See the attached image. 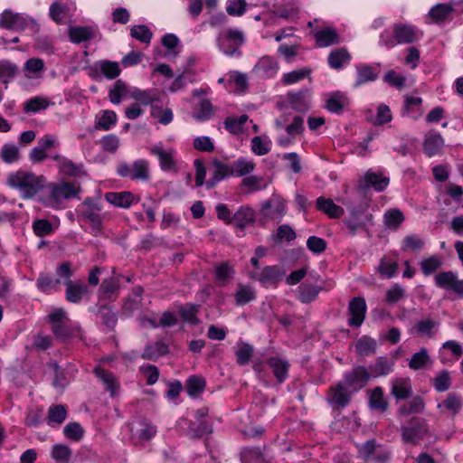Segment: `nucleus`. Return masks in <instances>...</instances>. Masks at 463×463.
<instances>
[{
	"mask_svg": "<svg viewBox=\"0 0 463 463\" xmlns=\"http://www.w3.org/2000/svg\"><path fill=\"white\" fill-rule=\"evenodd\" d=\"M45 182L43 175L23 170L9 175L7 178V184L18 190L24 199L35 196L44 187Z\"/></svg>",
	"mask_w": 463,
	"mask_h": 463,
	"instance_id": "f257e3e1",
	"label": "nucleus"
},
{
	"mask_svg": "<svg viewBox=\"0 0 463 463\" xmlns=\"http://www.w3.org/2000/svg\"><path fill=\"white\" fill-rule=\"evenodd\" d=\"M49 198L48 203L51 206L57 207L64 200L76 197L80 192V184L78 182H66L61 180L48 184Z\"/></svg>",
	"mask_w": 463,
	"mask_h": 463,
	"instance_id": "f03ea898",
	"label": "nucleus"
},
{
	"mask_svg": "<svg viewBox=\"0 0 463 463\" xmlns=\"http://www.w3.org/2000/svg\"><path fill=\"white\" fill-rule=\"evenodd\" d=\"M118 173L122 177L131 180L146 181L149 178V165L146 160H137L132 165L121 164L118 167Z\"/></svg>",
	"mask_w": 463,
	"mask_h": 463,
	"instance_id": "7ed1b4c3",
	"label": "nucleus"
},
{
	"mask_svg": "<svg viewBox=\"0 0 463 463\" xmlns=\"http://www.w3.org/2000/svg\"><path fill=\"white\" fill-rule=\"evenodd\" d=\"M393 38L385 41V45L392 47L397 43H411L417 39V30L411 25L396 24L393 25Z\"/></svg>",
	"mask_w": 463,
	"mask_h": 463,
	"instance_id": "20e7f679",
	"label": "nucleus"
},
{
	"mask_svg": "<svg viewBox=\"0 0 463 463\" xmlns=\"http://www.w3.org/2000/svg\"><path fill=\"white\" fill-rule=\"evenodd\" d=\"M285 202L279 197H272L265 202L260 209L264 221H279L285 214Z\"/></svg>",
	"mask_w": 463,
	"mask_h": 463,
	"instance_id": "39448f33",
	"label": "nucleus"
},
{
	"mask_svg": "<svg viewBox=\"0 0 463 463\" xmlns=\"http://www.w3.org/2000/svg\"><path fill=\"white\" fill-rule=\"evenodd\" d=\"M435 282L438 287L449 290L463 298V280L451 271L441 272L435 277Z\"/></svg>",
	"mask_w": 463,
	"mask_h": 463,
	"instance_id": "423d86ee",
	"label": "nucleus"
},
{
	"mask_svg": "<svg viewBox=\"0 0 463 463\" xmlns=\"http://www.w3.org/2000/svg\"><path fill=\"white\" fill-rule=\"evenodd\" d=\"M285 271L279 266H266L260 272L255 270L250 273V278L260 281L261 284H275L279 281Z\"/></svg>",
	"mask_w": 463,
	"mask_h": 463,
	"instance_id": "0eeeda50",
	"label": "nucleus"
},
{
	"mask_svg": "<svg viewBox=\"0 0 463 463\" xmlns=\"http://www.w3.org/2000/svg\"><path fill=\"white\" fill-rule=\"evenodd\" d=\"M349 320L348 323L352 326H360L365 317L366 304L362 297L353 298L348 305Z\"/></svg>",
	"mask_w": 463,
	"mask_h": 463,
	"instance_id": "6e6552de",
	"label": "nucleus"
},
{
	"mask_svg": "<svg viewBox=\"0 0 463 463\" xmlns=\"http://www.w3.org/2000/svg\"><path fill=\"white\" fill-rule=\"evenodd\" d=\"M369 379L370 373L368 370L364 366H357L345 374V383L346 386L357 391L364 387Z\"/></svg>",
	"mask_w": 463,
	"mask_h": 463,
	"instance_id": "1a4fd4ad",
	"label": "nucleus"
},
{
	"mask_svg": "<svg viewBox=\"0 0 463 463\" xmlns=\"http://www.w3.org/2000/svg\"><path fill=\"white\" fill-rule=\"evenodd\" d=\"M463 407V399L455 392L449 393L437 408L443 415L454 418Z\"/></svg>",
	"mask_w": 463,
	"mask_h": 463,
	"instance_id": "9d476101",
	"label": "nucleus"
},
{
	"mask_svg": "<svg viewBox=\"0 0 463 463\" xmlns=\"http://www.w3.org/2000/svg\"><path fill=\"white\" fill-rule=\"evenodd\" d=\"M388 184V177L383 176L382 174L367 172L364 178L358 182L357 188L359 190H366L372 186L376 191L381 192L384 190Z\"/></svg>",
	"mask_w": 463,
	"mask_h": 463,
	"instance_id": "9b49d317",
	"label": "nucleus"
},
{
	"mask_svg": "<svg viewBox=\"0 0 463 463\" xmlns=\"http://www.w3.org/2000/svg\"><path fill=\"white\" fill-rule=\"evenodd\" d=\"M243 43V35L239 31H228L223 39L222 40L220 45L224 53L228 55L234 54L239 47Z\"/></svg>",
	"mask_w": 463,
	"mask_h": 463,
	"instance_id": "f8f14e48",
	"label": "nucleus"
},
{
	"mask_svg": "<svg viewBox=\"0 0 463 463\" xmlns=\"http://www.w3.org/2000/svg\"><path fill=\"white\" fill-rule=\"evenodd\" d=\"M328 401L335 409L345 407L350 401V393L345 390L344 383H338L330 389Z\"/></svg>",
	"mask_w": 463,
	"mask_h": 463,
	"instance_id": "ddd939ff",
	"label": "nucleus"
},
{
	"mask_svg": "<svg viewBox=\"0 0 463 463\" xmlns=\"http://www.w3.org/2000/svg\"><path fill=\"white\" fill-rule=\"evenodd\" d=\"M255 211L248 205L241 206L233 214V223L236 228L244 230L248 225L254 223Z\"/></svg>",
	"mask_w": 463,
	"mask_h": 463,
	"instance_id": "4468645a",
	"label": "nucleus"
},
{
	"mask_svg": "<svg viewBox=\"0 0 463 463\" xmlns=\"http://www.w3.org/2000/svg\"><path fill=\"white\" fill-rule=\"evenodd\" d=\"M391 393L397 400H405L412 394L411 382L410 378H395L392 382Z\"/></svg>",
	"mask_w": 463,
	"mask_h": 463,
	"instance_id": "2eb2a0df",
	"label": "nucleus"
},
{
	"mask_svg": "<svg viewBox=\"0 0 463 463\" xmlns=\"http://www.w3.org/2000/svg\"><path fill=\"white\" fill-rule=\"evenodd\" d=\"M66 285V299L72 303H79L87 294V286L80 281L74 282L68 279Z\"/></svg>",
	"mask_w": 463,
	"mask_h": 463,
	"instance_id": "dca6fc26",
	"label": "nucleus"
},
{
	"mask_svg": "<svg viewBox=\"0 0 463 463\" xmlns=\"http://www.w3.org/2000/svg\"><path fill=\"white\" fill-rule=\"evenodd\" d=\"M151 153L157 156L160 166L164 171H175V160L174 158V150H164L160 146H154L150 149Z\"/></svg>",
	"mask_w": 463,
	"mask_h": 463,
	"instance_id": "f3484780",
	"label": "nucleus"
},
{
	"mask_svg": "<svg viewBox=\"0 0 463 463\" xmlns=\"http://www.w3.org/2000/svg\"><path fill=\"white\" fill-rule=\"evenodd\" d=\"M439 324L435 320L430 318L421 319L415 323L411 332L418 336L432 338Z\"/></svg>",
	"mask_w": 463,
	"mask_h": 463,
	"instance_id": "a211bd4d",
	"label": "nucleus"
},
{
	"mask_svg": "<svg viewBox=\"0 0 463 463\" xmlns=\"http://www.w3.org/2000/svg\"><path fill=\"white\" fill-rule=\"evenodd\" d=\"M314 38L319 47H327L339 43L337 32L332 27L317 31L315 33Z\"/></svg>",
	"mask_w": 463,
	"mask_h": 463,
	"instance_id": "6ab92c4d",
	"label": "nucleus"
},
{
	"mask_svg": "<svg viewBox=\"0 0 463 463\" xmlns=\"http://www.w3.org/2000/svg\"><path fill=\"white\" fill-rule=\"evenodd\" d=\"M213 165L214 172L213 176L206 183L208 188H213L219 181L222 180L226 176L232 175L231 165L223 164L218 159H214Z\"/></svg>",
	"mask_w": 463,
	"mask_h": 463,
	"instance_id": "aec40b11",
	"label": "nucleus"
},
{
	"mask_svg": "<svg viewBox=\"0 0 463 463\" xmlns=\"http://www.w3.org/2000/svg\"><path fill=\"white\" fill-rule=\"evenodd\" d=\"M444 144V140L440 134L435 132H430L424 140L423 149L424 152L429 156H432L440 152Z\"/></svg>",
	"mask_w": 463,
	"mask_h": 463,
	"instance_id": "412c9836",
	"label": "nucleus"
},
{
	"mask_svg": "<svg viewBox=\"0 0 463 463\" xmlns=\"http://www.w3.org/2000/svg\"><path fill=\"white\" fill-rule=\"evenodd\" d=\"M317 207L330 218H340L345 213L341 206L335 204L331 199L324 197L317 198Z\"/></svg>",
	"mask_w": 463,
	"mask_h": 463,
	"instance_id": "4be33fe9",
	"label": "nucleus"
},
{
	"mask_svg": "<svg viewBox=\"0 0 463 463\" xmlns=\"http://www.w3.org/2000/svg\"><path fill=\"white\" fill-rule=\"evenodd\" d=\"M453 11L454 8L449 4H438L430 10L429 17L433 23H443L450 16Z\"/></svg>",
	"mask_w": 463,
	"mask_h": 463,
	"instance_id": "5701e85b",
	"label": "nucleus"
},
{
	"mask_svg": "<svg viewBox=\"0 0 463 463\" xmlns=\"http://www.w3.org/2000/svg\"><path fill=\"white\" fill-rule=\"evenodd\" d=\"M349 103L348 98L342 92H335L326 99V108L333 113H340Z\"/></svg>",
	"mask_w": 463,
	"mask_h": 463,
	"instance_id": "b1692460",
	"label": "nucleus"
},
{
	"mask_svg": "<svg viewBox=\"0 0 463 463\" xmlns=\"http://www.w3.org/2000/svg\"><path fill=\"white\" fill-rule=\"evenodd\" d=\"M131 90L128 85L121 80H118L109 90V99L113 104H119L121 100L130 96Z\"/></svg>",
	"mask_w": 463,
	"mask_h": 463,
	"instance_id": "393cba45",
	"label": "nucleus"
},
{
	"mask_svg": "<svg viewBox=\"0 0 463 463\" xmlns=\"http://www.w3.org/2000/svg\"><path fill=\"white\" fill-rule=\"evenodd\" d=\"M156 432V428L146 421H141L135 429H132L133 439L139 442L151 439Z\"/></svg>",
	"mask_w": 463,
	"mask_h": 463,
	"instance_id": "a878e982",
	"label": "nucleus"
},
{
	"mask_svg": "<svg viewBox=\"0 0 463 463\" xmlns=\"http://www.w3.org/2000/svg\"><path fill=\"white\" fill-rule=\"evenodd\" d=\"M105 198L115 206L128 208L133 203L134 195L129 192L107 193Z\"/></svg>",
	"mask_w": 463,
	"mask_h": 463,
	"instance_id": "bb28decb",
	"label": "nucleus"
},
{
	"mask_svg": "<svg viewBox=\"0 0 463 463\" xmlns=\"http://www.w3.org/2000/svg\"><path fill=\"white\" fill-rule=\"evenodd\" d=\"M60 173L71 176L80 177L86 175L81 164H75L70 159H62L59 165Z\"/></svg>",
	"mask_w": 463,
	"mask_h": 463,
	"instance_id": "cd10ccee",
	"label": "nucleus"
},
{
	"mask_svg": "<svg viewBox=\"0 0 463 463\" xmlns=\"http://www.w3.org/2000/svg\"><path fill=\"white\" fill-rule=\"evenodd\" d=\"M369 405L372 409L384 412L389 407L388 402L383 398V390L375 387L370 391Z\"/></svg>",
	"mask_w": 463,
	"mask_h": 463,
	"instance_id": "c85d7f7f",
	"label": "nucleus"
},
{
	"mask_svg": "<svg viewBox=\"0 0 463 463\" xmlns=\"http://www.w3.org/2000/svg\"><path fill=\"white\" fill-rule=\"evenodd\" d=\"M427 432V428L424 424H418L413 427H403L402 429V439L405 442L416 443Z\"/></svg>",
	"mask_w": 463,
	"mask_h": 463,
	"instance_id": "c756f323",
	"label": "nucleus"
},
{
	"mask_svg": "<svg viewBox=\"0 0 463 463\" xmlns=\"http://www.w3.org/2000/svg\"><path fill=\"white\" fill-rule=\"evenodd\" d=\"M24 20L12 11L5 10L0 15V27L5 29H18L23 27Z\"/></svg>",
	"mask_w": 463,
	"mask_h": 463,
	"instance_id": "7c9ffc66",
	"label": "nucleus"
},
{
	"mask_svg": "<svg viewBox=\"0 0 463 463\" xmlns=\"http://www.w3.org/2000/svg\"><path fill=\"white\" fill-rule=\"evenodd\" d=\"M425 408V403L422 398L414 397L409 402L403 404L399 409V414L403 417H407L412 413L422 412Z\"/></svg>",
	"mask_w": 463,
	"mask_h": 463,
	"instance_id": "2f4dec72",
	"label": "nucleus"
},
{
	"mask_svg": "<svg viewBox=\"0 0 463 463\" xmlns=\"http://www.w3.org/2000/svg\"><path fill=\"white\" fill-rule=\"evenodd\" d=\"M94 373L96 376L104 383L107 390L110 392L112 395L117 393L119 385L115 376L111 373L106 372L104 369L100 367L95 368Z\"/></svg>",
	"mask_w": 463,
	"mask_h": 463,
	"instance_id": "473e14b6",
	"label": "nucleus"
},
{
	"mask_svg": "<svg viewBox=\"0 0 463 463\" xmlns=\"http://www.w3.org/2000/svg\"><path fill=\"white\" fill-rule=\"evenodd\" d=\"M431 364V360L428 350L421 348L419 352L415 353L410 362L409 367L412 370H420L425 368L427 365Z\"/></svg>",
	"mask_w": 463,
	"mask_h": 463,
	"instance_id": "72a5a7b5",
	"label": "nucleus"
},
{
	"mask_svg": "<svg viewBox=\"0 0 463 463\" xmlns=\"http://www.w3.org/2000/svg\"><path fill=\"white\" fill-rule=\"evenodd\" d=\"M402 212L397 208H392L383 215L384 224L389 229L396 230L404 221Z\"/></svg>",
	"mask_w": 463,
	"mask_h": 463,
	"instance_id": "f704fd0d",
	"label": "nucleus"
},
{
	"mask_svg": "<svg viewBox=\"0 0 463 463\" xmlns=\"http://www.w3.org/2000/svg\"><path fill=\"white\" fill-rule=\"evenodd\" d=\"M349 60L350 54L344 48L334 50L328 56V63L334 69L342 68Z\"/></svg>",
	"mask_w": 463,
	"mask_h": 463,
	"instance_id": "c9c22d12",
	"label": "nucleus"
},
{
	"mask_svg": "<svg viewBox=\"0 0 463 463\" xmlns=\"http://www.w3.org/2000/svg\"><path fill=\"white\" fill-rule=\"evenodd\" d=\"M269 365L272 368L273 373L280 383L288 375V364L279 357H271L268 360Z\"/></svg>",
	"mask_w": 463,
	"mask_h": 463,
	"instance_id": "e433bc0d",
	"label": "nucleus"
},
{
	"mask_svg": "<svg viewBox=\"0 0 463 463\" xmlns=\"http://www.w3.org/2000/svg\"><path fill=\"white\" fill-rule=\"evenodd\" d=\"M376 350V342L368 336L361 337L355 344V351L361 356L373 354Z\"/></svg>",
	"mask_w": 463,
	"mask_h": 463,
	"instance_id": "4c0bfd02",
	"label": "nucleus"
},
{
	"mask_svg": "<svg viewBox=\"0 0 463 463\" xmlns=\"http://www.w3.org/2000/svg\"><path fill=\"white\" fill-rule=\"evenodd\" d=\"M49 106L50 101L48 99L37 96L24 104V111L25 113H36L40 110L46 109Z\"/></svg>",
	"mask_w": 463,
	"mask_h": 463,
	"instance_id": "58836bf2",
	"label": "nucleus"
},
{
	"mask_svg": "<svg viewBox=\"0 0 463 463\" xmlns=\"http://www.w3.org/2000/svg\"><path fill=\"white\" fill-rule=\"evenodd\" d=\"M287 99L289 106L297 111H304L308 108L307 92L290 93Z\"/></svg>",
	"mask_w": 463,
	"mask_h": 463,
	"instance_id": "ea45409f",
	"label": "nucleus"
},
{
	"mask_svg": "<svg viewBox=\"0 0 463 463\" xmlns=\"http://www.w3.org/2000/svg\"><path fill=\"white\" fill-rule=\"evenodd\" d=\"M248 116L241 115L239 118L228 117L224 120L225 128L233 135L241 134L243 131V125L247 122Z\"/></svg>",
	"mask_w": 463,
	"mask_h": 463,
	"instance_id": "a19ab883",
	"label": "nucleus"
},
{
	"mask_svg": "<svg viewBox=\"0 0 463 463\" xmlns=\"http://www.w3.org/2000/svg\"><path fill=\"white\" fill-rule=\"evenodd\" d=\"M255 291L254 289L243 284H239L238 289L234 295L235 301L237 305H245L255 298Z\"/></svg>",
	"mask_w": 463,
	"mask_h": 463,
	"instance_id": "79ce46f5",
	"label": "nucleus"
},
{
	"mask_svg": "<svg viewBox=\"0 0 463 463\" xmlns=\"http://www.w3.org/2000/svg\"><path fill=\"white\" fill-rule=\"evenodd\" d=\"M130 97L136 99L139 105H148L159 101V97L150 90H141L135 89L131 91Z\"/></svg>",
	"mask_w": 463,
	"mask_h": 463,
	"instance_id": "37998d69",
	"label": "nucleus"
},
{
	"mask_svg": "<svg viewBox=\"0 0 463 463\" xmlns=\"http://www.w3.org/2000/svg\"><path fill=\"white\" fill-rule=\"evenodd\" d=\"M320 288L315 285L302 284L298 288V298L302 303L313 301L318 295Z\"/></svg>",
	"mask_w": 463,
	"mask_h": 463,
	"instance_id": "c03bdc74",
	"label": "nucleus"
},
{
	"mask_svg": "<svg viewBox=\"0 0 463 463\" xmlns=\"http://www.w3.org/2000/svg\"><path fill=\"white\" fill-rule=\"evenodd\" d=\"M18 72V67L10 61H0V80L7 84Z\"/></svg>",
	"mask_w": 463,
	"mask_h": 463,
	"instance_id": "a18cd8bd",
	"label": "nucleus"
},
{
	"mask_svg": "<svg viewBox=\"0 0 463 463\" xmlns=\"http://www.w3.org/2000/svg\"><path fill=\"white\" fill-rule=\"evenodd\" d=\"M213 106H212L210 100L203 99L198 103L197 108H196L195 112L194 113L193 117L196 120L204 121L211 118V116L213 115Z\"/></svg>",
	"mask_w": 463,
	"mask_h": 463,
	"instance_id": "49530a36",
	"label": "nucleus"
},
{
	"mask_svg": "<svg viewBox=\"0 0 463 463\" xmlns=\"http://www.w3.org/2000/svg\"><path fill=\"white\" fill-rule=\"evenodd\" d=\"M67 416V411L64 405L58 404L52 406L48 411V423L61 424Z\"/></svg>",
	"mask_w": 463,
	"mask_h": 463,
	"instance_id": "de8ad7c7",
	"label": "nucleus"
},
{
	"mask_svg": "<svg viewBox=\"0 0 463 463\" xmlns=\"http://www.w3.org/2000/svg\"><path fill=\"white\" fill-rule=\"evenodd\" d=\"M24 69L27 77L38 78L39 73L44 70V61L40 58H31L25 61Z\"/></svg>",
	"mask_w": 463,
	"mask_h": 463,
	"instance_id": "09e8293b",
	"label": "nucleus"
},
{
	"mask_svg": "<svg viewBox=\"0 0 463 463\" xmlns=\"http://www.w3.org/2000/svg\"><path fill=\"white\" fill-rule=\"evenodd\" d=\"M70 39L73 43H81L87 41L92 37V32L87 27H71L69 30Z\"/></svg>",
	"mask_w": 463,
	"mask_h": 463,
	"instance_id": "8fccbe9b",
	"label": "nucleus"
},
{
	"mask_svg": "<svg viewBox=\"0 0 463 463\" xmlns=\"http://www.w3.org/2000/svg\"><path fill=\"white\" fill-rule=\"evenodd\" d=\"M151 116L163 125H167L173 120V112L170 109H164L156 105H152Z\"/></svg>",
	"mask_w": 463,
	"mask_h": 463,
	"instance_id": "3c124183",
	"label": "nucleus"
},
{
	"mask_svg": "<svg viewBox=\"0 0 463 463\" xmlns=\"http://www.w3.org/2000/svg\"><path fill=\"white\" fill-rule=\"evenodd\" d=\"M167 352V346L160 342L156 343L152 345H147L145 349L142 357L148 360H153L161 356Z\"/></svg>",
	"mask_w": 463,
	"mask_h": 463,
	"instance_id": "603ef678",
	"label": "nucleus"
},
{
	"mask_svg": "<svg viewBox=\"0 0 463 463\" xmlns=\"http://www.w3.org/2000/svg\"><path fill=\"white\" fill-rule=\"evenodd\" d=\"M101 73L108 79H116L121 72L118 63L115 61H101L99 63Z\"/></svg>",
	"mask_w": 463,
	"mask_h": 463,
	"instance_id": "864d4df0",
	"label": "nucleus"
},
{
	"mask_svg": "<svg viewBox=\"0 0 463 463\" xmlns=\"http://www.w3.org/2000/svg\"><path fill=\"white\" fill-rule=\"evenodd\" d=\"M117 122V114L113 110H104L102 116L96 123V128L109 130Z\"/></svg>",
	"mask_w": 463,
	"mask_h": 463,
	"instance_id": "5fc2aeb1",
	"label": "nucleus"
},
{
	"mask_svg": "<svg viewBox=\"0 0 463 463\" xmlns=\"http://www.w3.org/2000/svg\"><path fill=\"white\" fill-rule=\"evenodd\" d=\"M205 387V381L203 378L192 376L187 381V392L192 397H196L203 391Z\"/></svg>",
	"mask_w": 463,
	"mask_h": 463,
	"instance_id": "6e6d98bb",
	"label": "nucleus"
},
{
	"mask_svg": "<svg viewBox=\"0 0 463 463\" xmlns=\"http://www.w3.org/2000/svg\"><path fill=\"white\" fill-rule=\"evenodd\" d=\"M130 34L133 38L149 43L152 38V32L146 25H135L130 30Z\"/></svg>",
	"mask_w": 463,
	"mask_h": 463,
	"instance_id": "4d7b16f0",
	"label": "nucleus"
},
{
	"mask_svg": "<svg viewBox=\"0 0 463 463\" xmlns=\"http://www.w3.org/2000/svg\"><path fill=\"white\" fill-rule=\"evenodd\" d=\"M231 166H232V175H234L237 176L245 175L250 173L254 169L253 163H251L250 161L243 160V159L235 161L233 164L231 165Z\"/></svg>",
	"mask_w": 463,
	"mask_h": 463,
	"instance_id": "13d9d810",
	"label": "nucleus"
},
{
	"mask_svg": "<svg viewBox=\"0 0 463 463\" xmlns=\"http://www.w3.org/2000/svg\"><path fill=\"white\" fill-rule=\"evenodd\" d=\"M233 272V268L230 266L228 262L222 263L215 267L216 279L220 285H224L229 278L232 276Z\"/></svg>",
	"mask_w": 463,
	"mask_h": 463,
	"instance_id": "bf43d9fd",
	"label": "nucleus"
},
{
	"mask_svg": "<svg viewBox=\"0 0 463 463\" xmlns=\"http://www.w3.org/2000/svg\"><path fill=\"white\" fill-rule=\"evenodd\" d=\"M52 456L60 463H68L71 459V450L65 445H55L52 448Z\"/></svg>",
	"mask_w": 463,
	"mask_h": 463,
	"instance_id": "052dcab7",
	"label": "nucleus"
},
{
	"mask_svg": "<svg viewBox=\"0 0 463 463\" xmlns=\"http://www.w3.org/2000/svg\"><path fill=\"white\" fill-rule=\"evenodd\" d=\"M252 346L246 343H241L238 345L236 350L237 362L240 364H246L249 363L252 355Z\"/></svg>",
	"mask_w": 463,
	"mask_h": 463,
	"instance_id": "680f3d73",
	"label": "nucleus"
},
{
	"mask_svg": "<svg viewBox=\"0 0 463 463\" xmlns=\"http://www.w3.org/2000/svg\"><path fill=\"white\" fill-rule=\"evenodd\" d=\"M451 379L448 371L440 372L434 379L433 385L438 392H445L449 389Z\"/></svg>",
	"mask_w": 463,
	"mask_h": 463,
	"instance_id": "e2e57ef3",
	"label": "nucleus"
},
{
	"mask_svg": "<svg viewBox=\"0 0 463 463\" xmlns=\"http://www.w3.org/2000/svg\"><path fill=\"white\" fill-rule=\"evenodd\" d=\"M19 156V150L14 145H5L0 152L1 158L7 164H11L18 160Z\"/></svg>",
	"mask_w": 463,
	"mask_h": 463,
	"instance_id": "0e129e2a",
	"label": "nucleus"
},
{
	"mask_svg": "<svg viewBox=\"0 0 463 463\" xmlns=\"http://www.w3.org/2000/svg\"><path fill=\"white\" fill-rule=\"evenodd\" d=\"M377 78V73L370 66H362L358 69V77L356 85H361L367 81H373Z\"/></svg>",
	"mask_w": 463,
	"mask_h": 463,
	"instance_id": "69168bd1",
	"label": "nucleus"
},
{
	"mask_svg": "<svg viewBox=\"0 0 463 463\" xmlns=\"http://www.w3.org/2000/svg\"><path fill=\"white\" fill-rule=\"evenodd\" d=\"M285 129L287 133L291 137L302 134L304 131L303 118L300 116H295L292 118V121L285 127Z\"/></svg>",
	"mask_w": 463,
	"mask_h": 463,
	"instance_id": "338daca9",
	"label": "nucleus"
},
{
	"mask_svg": "<svg viewBox=\"0 0 463 463\" xmlns=\"http://www.w3.org/2000/svg\"><path fill=\"white\" fill-rule=\"evenodd\" d=\"M83 433L84 430L78 422H71L64 427V434L71 439L79 440L82 438Z\"/></svg>",
	"mask_w": 463,
	"mask_h": 463,
	"instance_id": "774afa93",
	"label": "nucleus"
}]
</instances>
